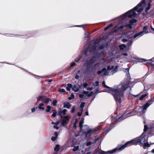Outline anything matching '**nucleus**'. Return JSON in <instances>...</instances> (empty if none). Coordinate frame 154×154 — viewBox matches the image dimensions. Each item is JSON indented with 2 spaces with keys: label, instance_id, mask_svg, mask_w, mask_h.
<instances>
[{
  "label": "nucleus",
  "instance_id": "obj_1",
  "mask_svg": "<svg viewBox=\"0 0 154 154\" xmlns=\"http://www.w3.org/2000/svg\"><path fill=\"white\" fill-rule=\"evenodd\" d=\"M152 135L150 133V129H148L147 126L145 125L143 129V133L141 135L137 138L134 139L130 141L126 142L123 145H119L114 149L109 150L106 152L102 151L101 150H99L98 154H109L113 153L117 151H121L126 147L130 146L133 144L137 145L141 144L143 145V148H146V147H149L150 146L147 141L148 137Z\"/></svg>",
  "mask_w": 154,
  "mask_h": 154
},
{
  "label": "nucleus",
  "instance_id": "obj_2",
  "mask_svg": "<svg viewBox=\"0 0 154 154\" xmlns=\"http://www.w3.org/2000/svg\"><path fill=\"white\" fill-rule=\"evenodd\" d=\"M102 85L104 88L108 89L106 91V92L111 93L114 97V98L117 103L119 104L124 99L123 93L127 88H129L131 90V82H124L119 85L116 87L111 88L105 85L104 81L102 82Z\"/></svg>",
  "mask_w": 154,
  "mask_h": 154
},
{
  "label": "nucleus",
  "instance_id": "obj_3",
  "mask_svg": "<svg viewBox=\"0 0 154 154\" xmlns=\"http://www.w3.org/2000/svg\"><path fill=\"white\" fill-rule=\"evenodd\" d=\"M146 0H142L141 2L134 8L120 16L118 17L119 23H123L127 18H131L136 16V13L135 11H137L138 13L141 12L143 9L141 7L145 3ZM152 0H149L148 4L146 5V7L145 9V11L146 12H148V11L149 10L151 6L150 3Z\"/></svg>",
  "mask_w": 154,
  "mask_h": 154
},
{
  "label": "nucleus",
  "instance_id": "obj_4",
  "mask_svg": "<svg viewBox=\"0 0 154 154\" xmlns=\"http://www.w3.org/2000/svg\"><path fill=\"white\" fill-rule=\"evenodd\" d=\"M153 101L154 100L152 99L149 100L143 107H140L138 110L128 112V111H126L125 112L119 117L118 119H117L115 120L116 123L123 120L128 117L134 115L136 113L138 116L141 115L142 114H143L145 112V111L147 108L152 104Z\"/></svg>",
  "mask_w": 154,
  "mask_h": 154
},
{
  "label": "nucleus",
  "instance_id": "obj_5",
  "mask_svg": "<svg viewBox=\"0 0 154 154\" xmlns=\"http://www.w3.org/2000/svg\"><path fill=\"white\" fill-rule=\"evenodd\" d=\"M100 41V40L99 39L91 42L89 46L84 51L85 56H87L90 53L95 52L96 51V50H100L103 49L105 47V45L103 44L99 45Z\"/></svg>",
  "mask_w": 154,
  "mask_h": 154
},
{
  "label": "nucleus",
  "instance_id": "obj_6",
  "mask_svg": "<svg viewBox=\"0 0 154 154\" xmlns=\"http://www.w3.org/2000/svg\"><path fill=\"white\" fill-rule=\"evenodd\" d=\"M98 56L94 55L89 60L87 61L85 63V65L88 66H91V64L94 63L98 59Z\"/></svg>",
  "mask_w": 154,
  "mask_h": 154
},
{
  "label": "nucleus",
  "instance_id": "obj_7",
  "mask_svg": "<svg viewBox=\"0 0 154 154\" xmlns=\"http://www.w3.org/2000/svg\"><path fill=\"white\" fill-rule=\"evenodd\" d=\"M127 33L128 36H129L130 38H132L134 40L137 37H140L138 32L136 33L133 31H130Z\"/></svg>",
  "mask_w": 154,
  "mask_h": 154
},
{
  "label": "nucleus",
  "instance_id": "obj_8",
  "mask_svg": "<svg viewBox=\"0 0 154 154\" xmlns=\"http://www.w3.org/2000/svg\"><path fill=\"white\" fill-rule=\"evenodd\" d=\"M99 64H95L91 66L88 67L87 69L90 72H91L95 71L96 69H99Z\"/></svg>",
  "mask_w": 154,
  "mask_h": 154
},
{
  "label": "nucleus",
  "instance_id": "obj_9",
  "mask_svg": "<svg viewBox=\"0 0 154 154\" xmlns=\"http://www.w3.org/2000/svg\"><path fill=\"white\" fill-rule=\"evenodd\" d=\"M69 119L67 116H65L62 121L61 124L63 126H65L69 122Z\"/></svg>",
  "mask_w": 154,
  "mask_h": 154
},
{
  "label": "nucleus",
  "instance_id": "obj_10",
  "mask_svg": "<svg viewBox=\"0 0 154 154\" xmlns=\"http://www.w3.org/2000/svg\"><path fill=\"white\" fill-rule=\"evenodd\" d=\"M88 91H83L81 94L79 95V98L81 99L87 98V95H88Z\"/></svg>",
  "mask_w": 154,
  "mask_h": 154
},
{
  "label": "nucleus",
  "instance_id": "obj_11",
  "mask_svg": "<svg viewBox=\"0 0 154 154\" xmlns=\"http://www.w3.org/2000/svg\"><path fill=\"white\" fill-rule=\"evenodd\" d=\"M114 67L113 66H112L111 67L110 66H108L107 67V69L108 70H111L112 69L111 71V72L112 74H114L116 72L118 69V66H116L115 68L114 69Z\"/></svg>",
  "mask_w": 154,
  "mask_h": 154
},
{
  "label": "nucleus",
  "instance_id": "obj_12",
  "mask_svg": "<svg viewBox=\"0 0 154 154\" xmlns=\"http://www.w3.org/2000/svg\"><path fill=\"white\" fill-rule=\"evenodd\" d=\"M136 20L135 19L131 20L129 21V23L125 25V27L131 28V26L134 24V23L136 22Z\"/></svg>",
  "mask_w": 154,
  "mask_h": 154
},
{
  "label": "nucleus",
  "instance_id": "obj_13",
  "mask_svg": "<svg viewBox=\"0 0 154 154\" xmlns=\"http://www.w3.org/2000/svg\"><path fill=\"white\" fill-rule=\"evenodd\" d=\"M149 27L147 26H145L143 27L142 32L144 34L149 33Z\"/></svg>",
  "mask_w": 154,
  "mask_h": 154
},
{
  "label": "nucleus",
  "instance_id": "obj_14",
  "mask_svg": "<svg viewBox=\"0 0 154 154\" xmlns=\"http://www.w3.org/2000/svg\"><path fill=\"white\" fill-rule=\"evenodd\" d=\"M80 88V87L79 85H75L72 87V89L74 91L76 92L79 91Z\"/></svg>",
  "mask_w": 154,
  "mask_h": 154
},
{
  "label": "nucleus",
  "instance_id": "obj_15",
  "mask_svg": "<svg viewBox=\"0 0 154 154\" xmlns=\"http://www.w3.org/2000/svg\"><path fill=\"white\" fill-rule=\"evenodd\" d=\"M128 36V37L129 39L128 41V43L127 45L128 46H130L131 45L132 43L134 40L132 38H130L129 36Z\"/></svg>",
  "mask_w": 154,
  "mask_h": 154
},
{
  "label": "nucleus",
  "instance_id": "obj_16",
  "mask_svg": "<svg viewBox=\"0 0 154 154\" xmlns=\"http://www.w3.org/2000/svg\"><path fill=\"white\" fill-rule=\"evenodd\" d=\"M92 132L93 131L91 129L89 130L85 134L86 137L87 138L89 137H90L92 135Z\"/></svg>",
  "mask_w": 154,
  "mask_h": 154
},
{
  "label": "nucleus",
  "instance_id": "obj_17",
  "mask_svg": "<svg viewBox=\"0 0 154 154\" xmlns=\"http://www.w3.org/2000/svg\"><path fill=\"white\" fill-rule=\"evenodd\" d=\"M112 128L111 126L107 128H105L104 129L103 132L105 134H106Z\"/></svg>",
  "mask_w": 154,
  "mask_h": 154
},
{
  "label": "nucleus",
  "instance_id": "obj_18",
  "mask_svg": "<svg viewBox=\"0 0 154 154\" xmlns=\"http://www.w3.org/2000/svg\"><path fill=\"white\" fill-rule=\"evenodd\" d=\"M38 107L40 110H44L45 109V107H44V104L43 103L39 104Z\"/></svg>",
  "mask_w": 154,
  "mask_h": 154
},
{
  "label": "nucleus",
  "instance_id": "obj_19",
  "mask_svg": "<svg viewBox=\"0 0 154 154\" xmlns=\"http://www.w3.org/2000/svg\"><path fill=\"white\" fill-rule=\"evenodd\" d=\"M71 104L69 103H64L63 107L69 109L71 107Z\"/></svg>",
  "mask_w": 154,
  "mask_h": 154
},
{
  "label": "nucleus",
  "instance_id": "obj_20",
  "mask_svg": "<svg viewBox=\"0 0 154 154\" xmlns=\"http://www.w3.org/2000/svg\"><path fill=\"white\" fill-rule=\"evenodd\" d=\"M44 97V96H42V95H39L36 97L37 101L38 102L40 101L42 102V99H43Z\"/></svg>",
  "mask_w": 154,
  "mask_h": 154
},
{
  "label": "nucleus",
  "instance_id": "obj_21",
  "mask_svg": "<svg viewBox=\"0 0 154 154\" xmlns=\"http://www.w3.org/2000/svg\"><path fill=\"white\" fill-rule=\"evenodd\" d=\"M49 102V99L46 97H44L43 99H42V102L43 103H48Z\"/></svg>",
  "mask_w": 154,
  "mask_h": 154
},
{
  "label": "nucleus",
  "instance_id": "obj_22",
  "mask_svg": "<svg viewBox=\"0 0 154 154\" xmlns=\"http://www.w3.org/2000/svg\"><path fill=\"white\" fill-rule=\"evenodd\" d=\"M67 110L66 109H63L62 111H61L59 112L58 113V115H61L62 114L63 115H65L66 114V112H67Z\"/></svg>",
  "mask_w": 154,
  "mask_h": 154
},
{
  "label": "nucleus",
  "instance_id": "obj_23",
  "mask_svg": "<svg viewBox=\"0 0 154 154\" xmlns=\"http://www.w3.org/2000/svg\"><path fill=\"white\" fill-rule=\"evenodd\" d=\"M72 87V84H68L66 87V89L67 91H69L70 90L71 88Z\"/></svg>",
  "mask_w": 154,
  "mask_h": 154
},
{
  "label": "nucleus",
  "instance_id": "obj_24",
  "mask_svg": "<svg viewBox=\"0 0 154 154\" xmlns=\"http://www.w3.org/2000/svg\"><path fill=\"white\" fill-rule=\"evenodd\" d=\"M141 60H142L140 61V62H143V63H144V64H149L148 62H147V63L146 62V61H152V59H150L149 60H143V59L142 60V59Z\"/></svg>",
  "mask_w": 154,
  "mask_h": 154
},
{
  "label": "nucleus",
  "instance_id": "obj_25",
  "mask_svg": "<svg viewBox=\"0 0 154 154\" xmlns=\"http://www.w3.org/2000/svg\"><path fill=\"white\" fill-rule=\"evenodd\" d=\"M85 103L84 102H82L80 105V108L81 109L82 112H83V108L85 106Z\"/></svg>",
  "mask_w": 154,
  "mask_h": 154
},
{
  "label": "nucleus",
  "instance_id": "obj_26",
  "mask_svg": "<svg viewBox=\"0 0 154 154\" xmlns=\"http://www.w3.org/2000/svg\"><path fill=\"white\" fill-rule=\"evenodd\" d=\"M126 47V45L125 44H122L119 46V48L120 50H123Z\"/></svg>",
  "mask_w": 154,
  "mask_h": 154
},
{
  "label": "nucleus",
  "instance_id": "obj_27",
  "mask_svg": "<svg viewBox=\"0 0 154 154\" xmlns=\"http://www.w3.org/2000/svg\"><path fill=\"white\" fill-rule=\"evenodd\" d=\"M108 73L107 71L106 70H106L104 72H103V73L101 74V75L103 76L104 77L105 76H106L108 75Z\"/></svg>",
  "mask_w": 154,
  "mask_h": 154
},
{
  "label": "nucleus",
  "instance_id": "obj_28",
  "mask_svg": "<svg viewBox=\"0 0 154 154\" xmlns=\"http://www.w3.org/2000/svg\"><path fill=\"white\" fill-rule=\"evenodd\" d=\"M51 109V107L49 105H48L46 109V112H48L50 111Z\"/></svg>",
  "mask_w": 154,
  "mask_h": 154
},
{
  "label": "nucleus",
  "instance_id": "obj_29",
  "mask_svg": "<svg viewBox=\"0 0 154 154\" xmlns=\"http://www.w3.org/2000/svg\"><path fill=\"white\" fill-rule=\"evenodd\" d=\"M106 70V68H104L102 69L101 71H99L97 72V73L98 74H102L103 73V72H104Z\"/></svg>",
  "mask_w": 154,
  "mask_h": 154
},
{
  "label": "nucleus",
  "instance_id": "obj_30",
  "mask_svg": "<svg viewBox=\"0 0 154 154\" xmlns=\"http://www.w3.org/2000/svg\"><path fill=\"white\" fill-rule=\"evenodd\" d=\"M79 148V146H74L73 148L72 149V150L73 151L75 152L78 150Z\"/></svg>",
  "mask_w": 154,
  "mask_h": 154
},
{
  "label": "nucleus",
  "instance_id": "obj_31",
  "mask_svg": "<svg viewBox=\"0 0 154 154\" xmlns=\"http://www.w3.org/2000/svg\"><path fill=\"white\" fill-rule=\"evenodd\" d=\"M147 95V94H145L141 95V97H140L139 100H143V98Z\"/></svg>",
  "mask_w": 154,
  "mask_h": 154
},
{
  "label": "nucleus",
  "instance_id": "obj_32",
  "mask_svg": "<svg viewBox=\"0 0 154 154\" xmlns=\"http://www.w3.org/2000/svg\"><path fill=\"white\" fill-rule=\"evenodd\" d=\"M59 146L58 145H56L55 147L54 148V150L55 151H58L59 150Z\"/></svg>",
  "mask_w": 154,
  "mask_h": 154
},
{
  "label": "nucleus",
  "instance_id": "obj_33",
  "mask_svg": "<svg viewBox=\"0 0 154 154\" xmlns=\"http://www.w3.org/2000/svg\"><path fill=\"white\" fill-rule=\"evenodd\" d=\"M53 113L52 115V116L53 117H54L56 116L57 112L56 110H54L53 111Z\"/></svg>",
  "mask_w": 154,
  "mask_h": 154
},
{
  "label": "nucleus",
  "instance_id": "obj_34",
  "mask_svg": "<svg viewBox=\"0 0 154 154\" xmlns=\"http://www.w3.org/2000/svg\"><path fill=\"white\" fill-rule=\"evenodd\" d=\"M92 130L93 132H97L99 131V128L98 127H96Z\"/></svg>",
  "mask_w": 154,
  "mask_h": 154
},
{
  "label": "nucleus",
  "instance_id": "obj_35",
  "mask_svg": "<svg viewBox=\"0 0 154 154\" xmlns=\"http://www.w3.org/2000/svg\"><path fill=\"white\" fill-rule=\"evenodd\" d=\"M113 25L112 23L110 24L108 26L106 27V28H105L104 30L105 31L106 30L109 28L112 27L113 26Z\"/></svg>",
  "mask_w": 154,
  "mask_h": 154
},
{
  "label": "nucleus",
  "instance_id": "obj_36",
  "mask_svg": "<svg viewBox=\"0 0 154 154\" xmlns=\"http://www.w3.org/2000/svg\"><path fill=\"white\" fill-rule=\"evenodd\" d=\"M76 65V64L75 62H73L71 63L70 66L71 67H72Z\"/></svg>",
  "mask_w": 154,
  "mask_h": 154
},
{
  "label": "nucleus",
  "instance_id": "obj_37",
  "mask_svg": "<svg viewBox=\"0 0 154 154\" xmlns=\"http://www.w3.org/2000/svg\"><path fill=\"white\" fill-rule=\"evenodd\" d=\"M83 123V122L82 121H81L79 123V126L80 128L82 129V124Z\"/></svg>",
  "mask_w": 154,
  "mask_h": 154
},
{
  "label": "nucleus",
  "instance_id": "obj_38",
  "mask_svg": "<svg viewBox=\"0 0 154 154\" xmlns=\"http://www.w3.org/2000/svg\"><path fill=\"white\" fill-rule=\"evenodd\" d=\"M75 97L74 95L72 94H71V96L70 97H69L68 98L69 99V100H71L72 99H74Z\"/></svg>",
  "mask_w": 154,
  "mask_h": 154
},
{
  "label": "nucleus",
  "instance_id": "obj_39",
  "mask_svg": "<svg viewBox=\"0 0 154 154\" xmlns=\"http://www.w3.org/2000/svg\"><path fill=\"white\" fill-rule=\"evenodd\" d=\"M82 58V56H80L78 59H75V62H79V60H80Z\"/></svg>",
  "mask_w": 154,
  "mask_h": 154
},
{
  "label": "nucleus",
  "instance_id": "obj_40",
  "mask_svg": "<svg viewBox=\"0 0 154 154\" xmlns=\"http://www.w3.org/2000/svg\"><path fill=\"white\" fill-rule=\"evenodd\" d=\"M75 110V106H73L72 107V110L71 111V113H73Z\"/></svg>",
  "mask_w": 154,
  "mask_h": 154
},
{
  "label": "nucleus",
  "instance_id": "obj_41",
  "mask_svg": "<svg viewBox=\"0 0 154 154\" xmlns=\"http://www.w3.org/2000/svg\"><path fill=\"white\" fill-rule=\"evenodd\" d=\"M57 103V101L56 100H55L53 101V102L52 103V104L54 106H55L56 105V104Z\"/></svg>",
  "mask_w": 154,
  "mask_h": 154
},
{
  "label": "nucleus",
  "instance_id": "obj_42",
  "mask_svg": "<svg viewBox=\"0 0 154 154\" xmlns=\"http://www.w3.org/2000/svg\"><path fill=\"white\" fill-rule=\"evenodd\" d=\"M38 108V107H37L36 108L35 107H33L31 109V111L32 112H35L36 109H37Z\"/></svg>",
  "mask_w": 154,
  "mask_h": 154
},
{
  "label": "nucleus",
  "instance_id": "obj_43",
  "mask_svg": "<svg viewBox=\"0 0 154 154\" xmlns=\"http://www.w3.org/2000/svg\"><path fill=\"white\" fill-rule=\"evenodd\" d=\"M65 90L64 89H60L58 90L59 91L61 92H62V93L65 92Z\"/></svg>",
  "mask_w": 154,
  "mask_h": 154
},
{
  "label": "nucleus",
  "instance_id": "obj_44",
  "mask_svg": "<svg viewBox=\"0 0 154 154\" xmlns=\"http://www.w3.org/2000/svg\"><path fill=\"white\" fill-rule=\"evenodd\" d=\"M138 33L139 35L140 36V37L143 36L144 35L143 33V32H142V31L138 32Z\"/></svg>",
  "mask_w": 154,
  "mask_h": 154
},
{
  "label": "nucleus",
  "instance_id": "obj_45",
  "mask_svg": "<svg viewBox=\"0 0 154 154\" xmlns=\"http://www.w3.org/2000/svg\"><path fill=\"white\" fill-rule=\"evenodd\" d=\"M94 86H98L99 85V82L98 81H96L94 84H93Z\"/></svg>",
  "mask_w": 154,
  "mask_h": 154
},
{
  "label": "nucleus",
  "instance_id": "obj_46",
  "mask_svg": "<svg viewBox=\"0 0 154 154\" xmlns=\"http://www.w3.org/2000/svg\"><path fill=\"white\" fill-rule=\"evenodd\" d=\"M92 142L91 141H89L87 143H86V145L87 146H90L92 144Z\"/></svg>",
  "mask_w": 154,
  "mask_h": 154
},
{
  "label": "nucleus",
  "instance_id": "obj_47",
  "mask_svg": "<svg viewBox=\"0 0 154 154\" xmlns=\"http://www.w3.org/2000/svg\"><path fill=\"white\" fill-rule=\"evenodd\" d=\"M57 137H51V140L52 141H55L56 139H57Z\"/></svg>",
  "mask_w": 154,
  "mask_h": 154
},
{
  "label": "nucleus",
  "instance_id": "obj_48",
  "mask_svg": "<svg viewBox=\"0 0 154 154\" xmlns=\"http://www.w3.org/2000/svg\"><path fill=\"white\" fill-rule=\"evenodd\" d=\"M93 92H92V91H91L90 94H88V95H87V97H89L90 96H91L93 94Z\"/></svg>",
  "mask_w": 154,
  "mask_h": 154
},
{
  "label": "nucleus",
  "instance_id": "obj_49",
  "mask_svg": "<svg viewBox=\"0 0 154 154\" xmlns=\"http://www.w3.org/2000/svg\"><path fill=\"white\" fill-rule=\"evenodd\" d=\"M100 92L99 91V90L97 88L96 89L95 92L94 93V94H97L98 93Z\"/></svg>",
  "mask_w": 154,
  "mask_h": 154
},
{
  "label": "nucleus",
  "instance_id": "obj_50",
  "mask_svg": "<svg viewBox=\"0 0 154 154\" xmlns=\"http://www.w3.org/2000/svg\"><path fill=\"white\" fill-rule=\"evenodd\" d=\"M88 85V84L87 83H85L83 84V86L84 88H86Z\"/></svg>",
  "mask_w": 154,
  "mask_h": 154
},
{
  "label": "nucleus",
  "instance_id": "obj_51",
  "mask_svg": "<svg viewBox=\"0 0 154 154\" xmlns=\"http://www.w3.org/2000/svg\"><path fill=\"white\" fill-rule=\"evenodd\" d=\"M75 78L76 79H78L79 78V75H78V74H76L75 76Z\"/></svg>",
  "mask_w": 154,
  "mask_h": 154
},
{
  "label": "nucleus",
  "instance_id": "obj_52",
  "mask_svg": "<svg viewBox=\"0 0 154 154\" xmlns=\"http://www.w3.org/2000/svg\"><path fill=\"white\" fill-rule=\"evenodd\" d=\"M124 27V26H120L118 30H122Z\"/></svg>",
  "mask_w": 154,
  "mask_h": 154
},
{
  "label": "nucleus",
  "instance_id": "obj_53",
  "mask_svg": "<svg viewBox=\"0 0 154 154\" xmlns=\"http://www.w3.org/2000/svg\"><path fill=\"white\" fill-rule=\"evenodd\" d=\"M149 64L150 65L152 66H154V62H152L150 63H149Z\"/></svg>",
  "mask_w": 154,
  "mask_h": 154
},
{
  "label": "nucleus",
  "instance_id": "obj_54",
  "mask_svg": "<svg viewBox=\"0 0 154 154\" xmlns=\"http://www.w3.org/2000/svg\"><path fill=\"white\" fill-rule=\"evenodd\" d=\"M154 128V122H153L152 126L151 127V128H149L150 129V131H151V129H152Z\"/></svg>",
  "mask_w": 154,
  "mask_h": 154
},
{
  "label": "nucleus",
  "instance_id": "obj_55",
  "mask_svg": "<svg viewBox=\"0 0 154 154\" xmlns=\"http://www.w3.org/2000/svg\"><path fill=\"white\" fill-rule=\"evenodd\" d=\"M134 58L135 59H136L137 60H142V59H141L140 58L138 57H134Z\"/></svg>",
  "mask_w": 154,
  "mask_h": 154
},
{
  "label": "nucleus",
  "instance_id": "obj_56",
  "mask_svg": "<svg viewBox=\"0 0 154 154\" xmlns=\"http://www.w3.org/2000/svg\"><path fill=\"white\" fill-rule=\"evenodd\" d=\"M82 111H81V112H79L78 113L77 115L79 116H80L82 115Z\"/></svg>",
  "mask_w": 154,
  "mask_h": 154
},
{
  "label": "nucleus",
  "instance_id": "obj_57",
  "mask_svg": "<svg viewBox=\"0 0 154 154\" xmlns=\"http://www.w3.org/2000/svg\"><path fill=\"white\" fill-rule=\"evenodd\" d=\"M93 89V87H91V88H89V87H88L87 88V90H91V91Z\"/></svg>",
  "mask_w": 154,
  "mask_h": 154
},
{
  "label": "nucleus",
  "instance_id": "obj_58",
  "mask_svg": "<svg viewBox=\"0 0 154 154\" xmlns=\"http://www.w3.org/2000/svg\"><path fill=\"white\" fill-rule=\"evenodd\" d=\"M54 135L55 136V137H57L58 135V134L57 132H55L54 133Z\"/></svg>",
  "mask_w": 154,
  "mask_h": 154
},
{
  "label": "nucleus",
  "instance_id": "obj_59",
  "mask_svg": "<svg viewBox=\"0 0 154 154\" xmlns=\"http://www.w3.org/2000/svg\"><path fill=\"white\" fill-rule=\"evenodd\" d=\"M122 42H125L127 41V40L126 39H124V38L122 39Z\"/></svg>",
  "mask_w": 154,
  "mask_h": 154
},
{
  "label": "nucleus",
  "instance_id": "obj_60",
  "mask_svg": "<svg viewBox=\"0 0 154 154\" xmlns=\"http://www.w3.org/2000/svg\"><path fill=\"white\" fill-rule=\"evenodd\" d=\"M73 127L75 129L76 128V123L75 122L73 124Z\"/></svg>",
  "mask_w": 154,
  "mask_h": 154
},
{
  "label": "nucleus",
  "instance_id": "obj_61",
  "mask_svg": "<svg viewBox=\"0 0 154 154\" xmlns=\"http://www.w3.org/2000/svg\"><path fill=\"white\" fill-rule=\"evenodd\" d=\"M54 128H56L57 129H58L59 128V127L56 125H54Z\"/></svg>",
  "mask_w": 154,
  "mask_h": 154
},
{
  "label": "nucleus",
  "instance_id": "obj_62",
  "mask_svg": "<svg viewBox=\"0 0 154 154\" xmlns=\"http://www.w3.org/2000/svg\"><path fill=\"white\" fill-rule=\"evenodd\" d=\"M90 35L89 34L86 35V36H85V37L86 38H88L89 37Z\"/></svg>",
  "mask_w": 154,
  "mask_h": 154
},
{
  "label": "nucleus",
  "instance_id": "obj_63",
  "mask_svg": "<svg viewBox=\"0 0 154 154\" xmlns=\"http://www.w3.org/2000/svg\"><path fill=\"white\" fill-rule=\"evenodd\" d=\"M122 55H124V56H127L128 55V54L127 53H123L122 54Z\"/></svg>",
  "mask_w": 154,
  "mask_h": 154
},
{
  "label": "nucleus",
  "instance_id": "obj_64",
  "mask_svg": "<svg viewBox=\"0 0 154 154\" xmlns=\"http://www.w3.org/2000/svg\"><path fill=\"white\" fill-rule=\"evenodd\" d=\"M150 28H151V29L152 30H153V31L154 30V28H153L152 27V25H151V26H150Z\"/></svg>",
  "mask_w": 154,
  "mask_h": 154
}]
</instances>
